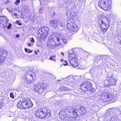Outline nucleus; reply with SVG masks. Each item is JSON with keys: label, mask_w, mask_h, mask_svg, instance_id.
<instances>
[{"label": "nucleus", "mask_w": 121, "mask_h": 121, "mask_svg": "<svg viewBox=\"0 0 121 121\" xmlns=\"http://www.w3.org/2000/svg\"><path fill=\"white\" fill-rule=\"evenodd\" d=\"M61 61H63V60L62 59H61Z\"/></svg>", "instance_id": "a18cd8bd"}, {"label": "nucleus", "mask_w": 121, "mask_h": 121, "mask_svg": "<svg viewBox=\"0 0 121 121\" xmlns=\"http://www.w3.org/2000/svg\"><path fill=\"white\" fill-rule=\"evenodd\" d=\"M62 54V55H64V53H61Z\"/></svg>", "instance_id": "de8ad7c7"}, {"label": "nucleus", "mask_w": 121, "mask_h": 121, "mask_svg": "<svg viewBox=\"0 0 121 121\" xmlns=\"http://www.w3.org/2000/svg\"><path fill=\"white\" fill-rule=\"evenodd\" d=\"M75 53H69V62L71 64L73 67L78 66V63Z\"/></svg>", "instance_id": "6e6552de"}, {"label": "nucleus", "mask_w": 121, "mask_h": 121, "mask_svg": "<svg viewBox=\"0 0 121 121\" xmlns=\"http://www.w3.org/2000/svg\"><path fill=\"white\" fill-rule=\"evenodd\" d=\"M41 0H42L44 2H46L47 1V0H39V1H40L41 3L42 2Z\"/></svg>", "instance_id": "e433bc0d"}, {"label": "nucleus", "mask_w": 121, "mask_h": 121, "mask_svg": "<svg viewBox=\"0 0 121 121\" xmlns=\"http://www.w3.org/2000/svg\"><path fill=\"white\" fill-rule=\"evenodd\" d=\"M108 98H109V100L108 101L112 100L114 98V96L113 95L109 93H108Z\"/></svg>", "instance_id": "a878e982"}, {"label": "nucleus", "mask_w": 121, "mask_h": 121, "mask_svg": "<svg viewBox=\"0 0 121 121\" xmlns=\"http://www.w3.org/2000/svg\"><path fill=\"white\" fill-rule=\"evenodd\" d=\"M26 6V7H27V6Z\"/></svg>", "instance_id": "864d4df0"}, {"label": "nucleus", "mask_w": 121, "mask_h": 121, "mask_svg": "<svg viewBox=\"0 0 121 121\" xmlns=\"http://www.w3.org/2000/svg\"><path fill=\"white\" fill-rule=\"evenodd\" d=\"M73 15H74V16H76L77 15V12H73V13H71V15L73 16Z\"/></svg>", "instance_id": "2f4dec72"}, {"label": "nucleus", "mask_w": 121, "mask_h": 121, "mask_svg": "<svg viewBox=\"0 0 121 121\" xmlns=\"http://www.w3.org/2000/svg\"><path fill=\"white\" fill-rule=\"evenodd\" d=\"M56 57L55 55H53L52 56H50L49 59L51 60H52L54 61H55V58Z\"/></svg>", "instance_id": "bb28decb"}, {"label": "nucleus", "mask_w": 121, "mask_h": 121, "mask_svg": "<svg viewBox=\"0 0 121 121\" xmlns=\"http://www.w3.org/2000/svg\"><path fill=\"white\" fill-rule=\"evenodd\" d=\"M60 40L65 44L66 43L68 39L66 37L60 34L56 36H51L47 43L48 46L49 48H54L60 43Z\"/></svg>", "instance_id": "f257e3e1"}, {"label": "nucleus", "mask_w": 121, "mask_h": 121, "mask_svg": "<svg viewBox=\"0 0 121 121\" xmlns=\"http://www.w3.org/2000/svg\"><path fill=\"white\" fill-rule=\"evenodd\" d=\"M2 101L1 99H0V102Z\"/></svg>", "instance_id": "09e8293b"}, {"label": "nucleus", "mask_w": 121, "mask_h": 121, "mask_svg": "<svg viewBox=\"0 0 121 121\" xmlns=\"http://www.w3.org/2000/svg\"><path fill=\"white\" fill-rule=\"evenodd\" d=\"M35 115L37 117L41 119H48L51 116V113L47 112L45 108L38 109L36 111Z\"/></svg>", "instance_id": "7ed1b4c3"}, {"label": "nucleus", "mask_w": 121, "mask_h": 121, "mask_svg": "<svg viewBox=\"0 0 121 121\" xmlns=\"http://www.w3.org/2000/svg\"><path fill=\"white\" fill-rule=\"evenodd\" d=\"M21 14L22 15V12H21Z\"/></svg>", "instance_id": "8fccbe9b"}, {"label": "nucleus", "mask_w": 121, "mask_h": 121, "mask_svg": "<svg viewBox=\"0 0 121 121\" xmlns=\"http://www.w3.org/2000/svg\"><path fill=\"white\" fill-rule=\"evenodd\" d=\"M7 10H8L9 12H12V9L11 8H9L7 9Z\"/></svg>", "instance_id": "f704fd0d"}, {"label": "nucleus", "mask_w": 121, "mask_h": 121, "mask_svg": "<svg viewBox=\"0 0 121 121\" xmlns=\"http://www.w3.org/2000/svg\"><path fill=\"white\" fill-rule=\"evenodd\" d=\"M24 98L21 99L20 101H19L17 104V107L18 108L20 109H24V104H23V103L24 102Z\"/></svg>", "instance_id": "f3484780"}, {"label": "nucleus", "mask_w": 121, "mask_h": 121, "mask_svg": "<svg viewBox=\"0 0 121 121\" xmlns=\"http://www.w3.org/2000/svg\"><path fill=\"white\" fill-rule=\"evenodd\" d=\"M111 2L108 0H99L98 6L105 11L110 10L111 9Z\"/></svg>", "instance_id": "20e7f679"}, {"label": "nucleus", "mask_w": 121, "mask_h": 121, "mask_svg": "<svg viewBox=\"0 0 121 121\" xmlns=\"http://www.w3.org/2000/svg\"><path fill=\"white\" fill-rule=\"evenodd\" d=\"M61 66H62V65H60Z\"/></svg>", "instance_id": "4d7b16f0"}, {"label": "nucleus", "mask_w": 121, "mask_h": 121, "mask_svg": "<svg viewBox=\"0 0 121 121\" xmlns=\"http://www.w3.org/2000/svg\"><path fill=\"white\" fill-rule=\"evenodd\" d=\"M49 30L47 27H43L40 28L38 31V33L40 35L42 38H45L48 35Z\"/></svg>", "instance_id": "1a4fd4ad"}, {"label": "nucleus", "mask_w": 121, "mask_h": 121, "mask_svg": "<svg viewBox=\"0 0 121 121\" xmlns=\"http://www.w3.org/2000/svg\"><path fill=\"white\" fill-rule=\"evenodd\" d=\"M11 24L10 23H9V24L8 26L7 27V28L8 29H10V28L11 27Z\"/></svg>", "instance_id": "473e14b6"}, {"label": "nucleus", "mask_w": 121, "mask_h": 121, "mask_svg": "<svg viewBox=\"0 0 121 121\" xmlns=\"http://www.w3.org/2000/svg\"><path fill=\"white\" fill-rule=\"evenodd\" d=\"M30 42H31L34 43L35 42L34 39L33 38H31L30 39Z\"/></svg>", "instance_id": "72a5a7b5"}, {"label": "nucleus", "mask_w": 121, "mask_h": 121, "mask_svg": "<svg viewBox=\"0 0 121 121\" xmlns=\"http://www.w3.org/2000/svg\"><path fill=\"white\" fill-rule=\"evenodd\" d=\"M105 86L107 87H109L110 85H114L116 83V80L110 77H108L104 81Z\"/></svg>", "instance_id": "9b49d317"}, {"label": "nucleus", "mask_w": 121, "mask_h": 121, "mask_svg": "<svg viewBox=\"0 0 121 121\" xmlns=\"http://www.w3.org/2000/svg\"><path fill=\"white\" fill-rule=\"evenodd\" d=\"M107 117L109 121H117V116L115 115H110V116Z\"/></svg>", "instance_id": "4be33fe9"}, {"label": "nucleus", "mask_w": 121, "mask_h": 121, "mask_svg": "<svg viewBox=\"0 0 121 121\" xmlns=\"http://www.w3.org/2000/svg\"><path fill=\"white\" fill-rule=\"evenodd\" d=\"M7 53H0V65H1L5 60V57Z\"/></svg>", "instance_id": "a211bd4d"}, {"label": "nucleus", "mask_w": 121, "mask_h": 121, "mask_svg": "<svg viewBox=\"0 0 121 121\" xmlns=\"http://www.w3.org/2000/svg\"><path fill=\"white\" fill-rule=\"evenodd\" d=\"M10 97L12 99H13L14 98V96L13 94V93L12 92H11L10 93Z\"/></svg>", "instance_id": "7c9ffc66"}, {"label": "nucleus", "mask_w": 121, "mask_h": 121, "mask_svg": "<svg viewBox=\"0 0 121 121\" xmlns=\"http://www.w3.org/2000/svg\"><path fill=\"white\" fill-rule=\"evenodd\" d=\"M80 87L81 89L84 91H89L92 93L95 92V89L91 87V83L89 81L83 82L80 85Z\"/></svg>", "instance_id": "39448f33"}, {"label": "nucleus", "mask_w": 121, "mask_h": 121, "mask_svg": "<svg viewBox=\"0 0 121 121\" xmlns=\"http://www.w3.org/2000/svg\"><path fill=\"white\" fill-rule=\"evenodd\" d=\"M23 104H24L25 109L28 108L30 107H32L33 104L30 101L29 98H24Z\"/></svg>", "instance_id": "4468645a"}, {"label": "nucleus", "mask_w": 121, "mask_h": 121, "mask_svg": "<svg viewBox=\"0 0 121 121\" xmlns=\"http://www.w3.org/2000/svg\"><path fill=\"white\" fill-rule=\"evenodd\" d=\"M87 52L83 50L82 49V50L81 51H80V53H82V52Z\"/></svg>", "instance_id": "c9c22d12"}, {"label": "nucleus", "mask_w": 121, "mask_h": 121, "mask_svg": "<svg viewBox=\"0 0 121 121\" xmlns=\"http://www.w3.org/2000/svg\"><path fill=\"white\" fill-rule=\"evenodd\" d=\"M58 22L56 20H52L51 21L50 25L52 28L57 27L58 25Z\"/></svg>", "instance_id": "aec40b11"}, {"label": "nucleus", "mask_w": 121, "mask_h": 121, "mask_svg": "<svg viewBox=\"0 0 121 121\" xmlns=\"http://www.w3.org/2000/svg\"><path fill=\"white\" fill-rule=\"evenodd\" d=\"M100 96L101 99L104 102H107L109 100L108 95V93H104L100 95L99 94Z\"/></svg>", "instance_id": "dca6fc26"}, {"label": "nucleus", "mask_w": 121, "mask_h": 121, "mask_svg": "<svg viewBox=\"0 0 121 121\" xmlns=\"http://www.w3.org/2000/svg\"><path fill=\"white\" fill-rule=\"evenodd\" d=\"M20 25H22V24L21 23H20Z\"/></svg>", "instance_id": "3c124183"}, {"label": "nucleus", "mask_w": 121, "mask_h": 121, "mask_svg": "<svg viewBox=\"0 0 121 121\" xmlns=\"http://www.w3.org/2000/svg\"><path fill=\"white\" fill-rule=\"evenodd\" d=\"M61 53H63V52H61Z\"/></svg>", "instance_id": "6e6d98bb"}, {"label": "nucleus", "mask_w": 121, "mask_h": 121, "mask_svg": "<svg viewBox=\"0 0 121 121\" xmlns=\"http://www.w3.org/2000/svg\"><path fill=\"white\" fill-rule=\"evenodd\" d=\"M35 53H37V52L35 50Z\"/></svg>", "instance_id": "c03bdc74"}, {"label": "nucleus", "mask_w": 121, "mask_h": 121, "mask_svg": "<svg viewBox=\"0 0 121 121\" xmlns=\"http://www.w3.org/2000/svg\"><path fill=\"white\" fill-rule=\"evenodd\" d=\"M15 16L17 17V13H14V14H13Z\"/></svg>", "instance_id": "79ce46f5"}, {"label": "nucleus", "mask_w": 121, "mask_h": 121, "mask_svg": "<svg viewBox=\"0 0 121 121\" xmlns=\"http://www.w3.org/2000/svg\"><path fill=\"white\" fill-rule=\"evenodd\" d=\"M9 22V20L5 16H0V23L2 24L4 27L7 26V24Z\"/></svg>", "instance_id": "2eb2a0df"}, {"label": "nucleus", "mask_w": 121, "mask_h": 121, "mask_svg": "<svg viewBox=\"0 0 121 121\" xmlns=\"http://www.w3.org/2000/svg\"><path fill=\"white\" fill-rule=\"evenodd\" d=\"M39 52V50H37V52Z\"/></svg>", "instance_id": "49530a36"}, {"label": "nucleus", "mask_w": 121, "mask_h": 121, "mask_svg": "<svg viewBox=\"0 0 121 121\" xmlns=\"http://www.w3.org/2000/svg\"><path fill=\"white\" fill-rule=\"evenodd\" d=\"M44 8L43 7H41L40 8L39 10V12L40 13H42V11L43 10Z\"/></svg>", "instance_id": "c85d7f7f"}, {"label": "nucleus", "mask_w": 121, "mask_h": 121, "mask_svg": "<svg viewBox=\"0 0 121 121\" xmlns=\"http://www.w3.org/2000/svg\"><path fill=\"white\" fill-rule=\"evenodd\" d=\"M81 50V48H73L69 50L67 52L68 53H80V51Z\"/></svg>", "instance_id": "6ab92c4d"}, {"label": "nucleus", "mask_w": 121, "mask_h": 121, "mask_svg": "<svg viewBox=\"0 0 121 121\" xmlns=\"http://www.w3.org/2000/svg\"><path fill=\"white\" fill-rule=\"evenodd\" d=\"M37 53H35L36 55H37Z\"/></svg>", "instance_id": "603ef678"}, {"label": "nucleus", "mask_w": 121, "mask_h": 121, "mask_svg": "<svg viewBox=\"0 0 121 121\" xmlns=\"http://www.w3.org/2000/svg\"><path fill=\"white\" fill-rule=\"evenodd\" d=\"M115 110V108L109 109L106 113V116H110V115H113V114Z\"/></svg>", "instance_id": "412c9836"}, {"label": "nucleus", "mask_w": 121, "mask_h": 121, "mask_svg": "<svg viewBox=\"0 0 121 121\" xmlns=\"http://www.w3.org/2000/svg\"><path fill=\"white\" fill-rule=\"evenodd\" d=\"M64 62L65 63V64H63V65L65 66L66 65H67V61H64Z\"/></svg>", "instance_id": "4c0bfd02"}, {"label": "nucleus", "mask_w": 121, "mask_h": 121, "mask_svg": "<svg viewBox=\"0 0 121 121\" xmlns=\"http://www.w3.org/2000/svg\"><path fill=\"white\" fill-rule=\"evenodd\" d=\"M27 44L29 46H30L31 45V44L30 43H28Z\"/></svg>", "instance_id": "a19ab883"}, {"label": "nucleus", "mask_w": 121, "mask_h": 121, "mask_svg": "<svg viewBox=\"0 0 121 121\" xmlns=\"http://www.w3.org/2000/svg\"><path fill=\"white\" fill-rule=\"evenodd\" d=\"M71 13L70 11H68L67 12L66 15L69 18L73 19L74 18V17L73 16H73H71Z\"/></svg>", "instance_id": "b1692460"}, {"label": "nucleus", "mask_w": 121, "mask_h": 121, "mask_svg": "<svg viewBox=\"0 0 121 121\" xmlns=\"http://www.w3.org/2000/svg\"><path fill=\"white\" fill-rule=\"evenodd\" d=\"M20 0H17L14 3L17 5H18V4L20 3Z\"/></svg>", "instance_id": "c756f323"}, {"label": "nucleus", "mask_w": 121, "mask_h": 121, "mask_svg": "<svg viewBox=\"0 0 121 121\" xmlns=\"http://www.w3.org/2000/svg\"><path fill=\"white\" fill-rule=\"evenodd\" d=\"M25 52H28L29 53H30L32 52H33L31 50H30L26 48H25Z\"/></svg>", "instance_id": "cd10ccee"}, {"label": "nucleus", "mask_w": 121, "mask_h": 121, "mask_svg": "<svg viewBox=\"0 0 121 121\" xmlns=\"http://www.w3.org/2000/svg\"><path fill=\"white\" fill-rule=\"evenodd\" d=\"M33 76L30 74H25L24 77V80L25 82L27 83H32L33 81Z\"/></svg>", "instance_id": "ddd939ff"}, {"label": "nucleus", "mask_w": 121, "mask_h": 121, "mask_svg": "<svg viewBox=\"0 0 121 121\" xmlns=\"http://www.w3.org/2000/svg\"><path fill=\"white\" fill-rule=\"evenodd\" d=\"M69 109L71 111L69 110V113H71L72 112L73 115L77 116H82L84 114L86 113L85 108L83 107H80L78 109H74L73 108L70 107Z\"/></svg>", "instance_id": "423d86ee"}, {"label": "nucleus", "mask_w": 121, "mask_h": 121, "mask_svg": "<svg viewBox=\"0 0 121 121\" xmlns=\"http://www.w3.org/2000/svg\"><path fill=\"white\" fill-rule=\"evenodd\" d=\"M60 89L61 90H65V91L69 92L71 91V90L67 87H65L64 86H62L60 87Z\"/></svg>", "instance_id": "393cba45"}, {"label": "nucleus", "mask_w": 121, "mask_h": 121, "mask_svg": "<svg viewBox=\"0 0 121 121\" xmlns=\"http://www.w3.org/2000/svg\"><path fill=\"white\" fill-rule=\"evenodd\" d=\"M24 58L29 61H31L34 58L33 56H29V55H26L24 56Z\"/></svg>", "instance_id": "5701e85b"}, {"label": "nucleus", "mask_w": 121, "mask_h": 121, "mask_svg": "<svg viewBox=\"0 0 121 121\" xmlns=\"http://www.w3.org/2000/svg\"><path fill=\"white\" fill-rule=\"evenodd\" d=\"M65 110H61L59 113L60 117L65 121H70L71 120L72 116L67 115Z\"/></svg>", "instance_id": "9d476101"}, {"label": "nucleus", "mask_w": 121, "mask_h": 121, "mask_svg": "<svg viewBox=\"0 0 121 121\" xmlns=\"http://www.w3.org/2000/svg\"><path fill=\"white\" fill-rule=\"evenodd\" d=\"M15 10H16V9H12V12H11L12 13L14 12H15Z\"/></svg>", "instance_id": "58836bf2"}, {"label": "nucleus", "mask_w": 121, "mask_h": 121, "mask_svg": "<svg viewBox=\"0 0 121 121\" xmlns=\"http://www.w3.org/2000/svg\"><path fill=\"white\" fill-rule=\"evenodd\" d=\"M2 52H3V53H4V52L5 53H6L7 52V51H5V50H3Z\"/></svg>", "instance_id": "ea45409f"}, {"label": "nucleus", "mask_w": 121, "mask_h": 121, "mask_svg": "<svg viewBox=\"0 0 121 121\" xmlns=\"http://www.w3.org/2000/svg\"><path fill=\"white\" fill-rule=\"evenodd\" d=\"M36 86L35 92L37 91L39 94H40L43 92L45 86L44 83H39Z\"/></svg>", "instance_id": "f8f14e48"}, {"label": "nucleus", "mask_w": 121, "mask_h": 121, "mask_svg": "<svg viewBox=\"0 0 121 121\" xmlns=\"http://www.w3.org/2000/svg\"><path fill=\"white\" fill-rule=\"evenodd\" d=\"M67 22L66 26L67 28L70 30L71 31L77 32L78 30V27L77 25L75 24L74 21L72 19V21L71 20H68Z\"/></svg>", "instance_id": "0eeeda50"}, {"label": "nucleus", "mask_w": 121, "mask_h": 121, "mask_svg": "<svg viewBox=\"0 0 121 121\" xmlns=\"http://www.w3.org/2000/svg\"><path fill=\"white\" fill-rule=\"evenodd\" d=\"M98 22L99 27L101 28L103 32H105L110 26V23L108 19L105 15L101 14L99 17Z\"/></svg>", "instance_id": "f03ea898"}, {"label": "nucleus", "mask_w": 121, "mask_h": 121, "mask_svg": "<svg viewBox=\"0 0 121 121\" xmlns=\"http://www.w3.org/2000/svg\"><path fill=\"white\" fill-rule=\"evenodd\" d=\"M98 93H100V91H99V92H98Z\"/></svg>", "instance_id": "5fc2aeb1"}, {"label": "nucleus", "mask_w": 121, "mask_h": 121, "mask_svg": "<svg viewBox=\"0 0 121 121\" xmlns=\"http://www.w3.org/2000/svg\"><path fill=\"white\" fill-rule=\"evenodd\" d=\"M19 36V35H16V37L18 38Z\"/></svg>", "instance_id": "37998d69"}]
</instances>
